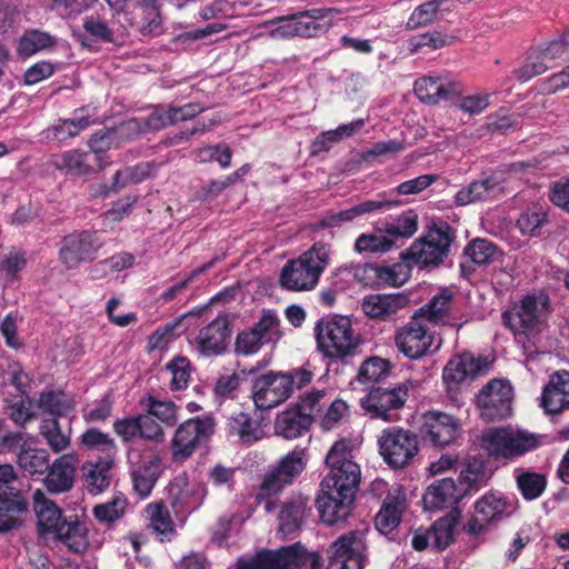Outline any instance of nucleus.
Segmentation results:
<instances>
[{"mask_svg":"<svg viewBox=\"0 0 569 569\" xmlns=\"http://www.w3.org/2000/svg\"><path fill=\"white\" fill-rule=\"evenodd\" d=\"M413 91L425 104L436 106L445 102L462 108V84L457 81H443L436 77H423L415 81Z\"/></svg>","mask_w":569,"mask_h":569,"instance_id":"aec40b11","label":"nucleus"},{"mask_svg":"<svg viewBox=\"0 0 569 569\" xmlns=\"http://www.w3.org/2000/svg\"><path fill=\"white\" fill-rule=\"evenodd\" d=\"M228 432L230 436H237L239 440L246 445H252L258 441L262 435L260 422L243 411L230 417L228 421Z\"/></svg>","mask_w":569,"mask_h":569,"instance_id":"58836bf2","label":"nucleus"},{"mask_svg":"<svg viewBox=\"0 0 569 569\" xmlns=\"http://www.w3.org/2000/svg\"><path fill=\"white\" fill-rule=\"evenodd\" d=\"M306 449L296 447L279 460L274 469L291 485L306 469Z\"/></svg>","mask_w":569,"mask_h":569,"instance_id":"49530a36","label":"nucleus"},{"mask_svg":"<svg viewBox=\"0 0 569 569\" xmlns=\"http://www.w3.org/2000/svg\"><path fill=\"white\" fill-rule=\"evenodd\" d=\"M452 240L451 228L446 222L433 223L426 234L400 253V258L421 267L438 266L448 256Z\"/></svg>","mask_w":569,"mask_h":569,"instance_id":"1a4fd4ad","label":"nucleus"},{"mask_svg":"<svg viewBox=\"0 0 569 569\" xmlns=\"http://www.w3.org/2000/svg\"><path fill=\"white\" fill-rule=\"evenodd\" d=\"M126 507V497L116 496L106 503L97 505L93 508V516L100 522H113L123 516Z\"/></svg>","mask_w":569,"mask_h":569,"instance_id":"0e129e2a","label":"nucleus"},{"mask_svg":"<svg viewBox=\"0 0 569 569\" xmlns=\"http://www.w3.org/2000/svg\"><path fill=\"white\" fill-rule=\"evenodd\" d=\"M113 466L114 458L110 456L82 465V478L89 493L99 495L110 486Z\"/></svg>","mask_w":569,"mask_h":569,"instance_id":"7c9ffc66","label":"nucleus"},{"mask_svg":"<svg viewBox=\"0 0 569 569\" xmlns=\"http://www.w3.org/2000/svg\"><path fill=\"white\" fill-rule=\"evenodd\" d=\"M311 511L310 499L302 493H292L280 505L278 529L288 536L299 531Z\"/></svg>","mask_w":569,"mask_h":569,"instance_id":"5701e85b","label":"nucleus"},{"mask_svg":"<svg viewBox=\"0 0 569 569\" xmlns=\"http://www.w3.org/2000/svg\"><path fill=\"white\" fill-rule=\"evenodd\" d=\"M406 149L401 140L379 141L372 144L370 149L360 153V159L365 162H382L385 158H393Z\"/></svg>","mask_w":569,"mask_h":569,"instance_id":"3c124183","label":"nucleus"},{"mask_svg":"<svg viewBox=\"0 0 569 569\" xmlns=\"http://www.w3.org/2000/svg\"><path fill=\"white\" fill-rule=\"evenodd\" d=\"M391 365L388 360L380 357H370L366 359L357 375V380L362 383H377L389 376Z\"/></svg>","mask_w":569,"mask_h":569,"instance_id":"09e8293b","label":"nucleus"},{"mask_svg":"<svg viewBox=\"0 0 569 569\" xmlns=\"http://www.w3.org/2000/svg\"><path fill=\"white\" fill-rule=\"evenodd\" d=\"M139 405L147 413L167 426H174L178 421V407L172 401L158 400L152 395H147L140 399Z\"/></svg>","mask_w":569,"mask_h":569,"instance_id":"a19ab883","label":"nucleus"},{"mask_svg":"<svg viewBox=\"0 0 569 569\" xmlns=\"http://www.w3.org/2000/svg\"><path fill=\"white\" fill-rule=\"evenodd\" d=\"M52 166L66 174L87 177L97 173V164L90 152L81 149H70L52 157Z\"/></svg>","mask_w":569,"mask_h":569,"instance_id":"bb28decb","label":"nucleus"},{"mask_svg":"<svg viewBox=\"0 0 569 569\" xmlns=\"http://www.w3.org/2000/svg\"><path fill=\"white\" fill-rule=\"evenodd\" d=\"M231 336V325L227 315L216 319L200 329L196 337L199 352L204 357L221 356L227 351Z\"/></svg>","mask_w":569,"mask_h":569,"instance_id":"4be33fe9","label":"nucleus"},{"mask_svg":"<svg viewBox=\"0 0 569 569\" xmlns=\"http://www.w3.org/2000/svg\"><path fill=\"white\" fill-rule=\"evenodd\" d=\"M147 529L156 535L161 543L171 542L177 537V528L163 501H153L144 507Z\"/></svg>","mask_w":569,"mask_h":569,"instance_id":"c85d7f7f","label":"nucleus"},{"mask_svg":"<svg viewBox=\"0 0 569 569\" xmlns=\"http://www.w3.org/2000/svg\"><path fill=\"white\" fill-rule=\"evenodd\" d=\"M90 124V117L81 114L71 119H59L42 133L48 140L64 142L68 139L77 137L80 132L88 129Z\"/></svg>","mask_w":569,"mask_h":569,"instance_id":"e433bc0d","label":"nucleus"},{"mask_svg":"<svg viewBox=\"0 0 569 569\" xmlns=\"http://www.w3.org/2000/svg\"><path fill=\"white\" fill-rule=\"evenodd\" d=\"M461 519V510L453 507L447 515L439 518L430 527L432 536L431 546L437 551H443L455 541V529Z\"/></svg>","mask_w":569,"mask_h":569,"instance_id":"72a5a7b5","label":"nucleus"},{"mask_svg":"<svg viewBox=\"0 0 569 569\" xmlns=\"http://www.w3.org/2000/svg\"><path fill=\"white\" fill-rule=\"evenodd\" d=\"M517 482L523 497L528 500H533L540 497L546 488L545 477L535 472L520 475Z\"/></svg>","mask_w":569,"mask_h":569,"instance_id":"338daca9","label":"nucleus"},{"mask_svg":"<svg viewBox=\"0 0 569 569\" xmlns=\"http://www.w3.org/2000/svg\"><path fill=\"white\" fill-rule=\"evenodd\" d=\"M216 431V421L211 416L194 417L183 421L176 429L171 439L173 461H184L203 443H207Z\"/></svg>","mask_w":569,"mask_h":569,"instance_id":"f8f14e48","label":"nucleus"},{"mask_svg":"<svg viewBox=\"0 0 569 569\" xmlns=\"http://www.w3.org/2000/svg\"><path fill=\"white\" fill-rule=\"evenodd\" d=\"M33 509L37 516L38 531L41 536H52L76 553L87 549L89 545L88 529L78 516L66 517L62 510L41 490L33 493Z\"/></svg>","mask_w":569,"mask_h":569,"instance_id":"7ed1b4c3","label":"nucleus"},{"mask_svg":"<svg viewBox=\"0 0 569 569\" xmlns=\"http://www.w3.org/2000/svg\"><path fill=\"white\" fill-rule=\"evenodd\" d=\"M512 388L505 380L489 381L477 395L476 406L482 420L500 421L511 416Z\"/></svg>","mask_w":569,"mask_h":569,"instance_id":"f3484780","label":"nucleus"},{"mask_svg":"<svg viewBox=\"0 0 569 569\" xmlns=\"http://www.w3.org/2000/svg\"><path fill=\"white\" fill-rule=\"evenodd\" d=\"M133 491L148 498L162 473V459L156 446L131 445L127 450Z\"/></svg>","mask_w":569,"mask_h":569,"instance_id":"6e6552de","label":"nucleus"},{"mask_svg":"<svg viewBox=\"0 0 569 569\" xmlns=\"http://www.w3.org/2000/svg\"><path fill=\"white\" fill-rule=\"evenodd\" d=\"M411 381L395 385L393 387H372L360 401L361 408L372 419L393 421L392 411L403 408L408 397Z\"/></svg>","mask_w":569,"mask_h":569,"instance_id":"dca6fc26","label":"nucleus"},{"mask_svg":"<svg viewBox=\"0 0 569 569\" xmlns=\"http://www.w3.org/2000/svg\"><path fill=\"white\" fill-rule=\"evenodd\" d=\"M39 408L56 417H66L74 410V402L63 391L44 390L39 397Z\"/></svg>","mask_w":569,"mask_h":569,"instance_id":"79ce46f5","label":"nucleus"},{"mask_svg":"<svg viewBox=\"0 0 569 569\" xmlns=\"http://www.w3.org/2000/svg\"><path fill=\"white\" fill-rule=\"evenodd\" d=\"M56 44L54 38L44 31L29 29L21 36L18 44V52L22 57H31L37 52L52 48Z\"/></svg>","mask_w":569,"mask_h":569,"instance_id":"37998d69","label":"nucleus"},{"mask_svg":"<svg viewBox=\"0 0 569 569\" xmlns=\"http://www.w3.org/2000/svg\"><path fill=\"white\" fill-rule=\"evenodd\" d=\"M549 298L545 293L525 297L511 311L505 312L507 326L525 350L532 351L535 340L547 327Z\"/></svg>","mask_w":569,"mask_h":569,"instance_id":"39448f33","label":"nucleus"},{"mask_svg":"<svg viewBox=\"0 0 569 569\" xmlns=\"http://www.w3.org/2000/svg\"><path fill=\"white\" fill-rule=\"evenodd\" d=\"M16 480L12 466L0 465V533L19 527L21 516L28 511V501L22 491L12 487Z\"/></svg>","mask_w":569,"mask_h":569,"instance_id":"2eb2a0df","label":"nucleus"},{"mask_svg":"<svg viewBox=\"0 0 569 569\" xmlns=\"http://www.w3.org/2000/svg\"><path fill=\"white\" fill-rule=\"evenodd\" d=\"M103 244L98 230H73L60 240L59 261L68 270L76 269L83 262L96 260Z\"/></svg>","mask_w":569,"mask_h":569,"instance_id":"ddd939ff","label":"nucleus"},{"mask_svg":"<svg viewBox=\"0 0 569 569\" xmlns=\"http://www.w3.org/2000/svg\"><path fill=\"white\" fill-rule=\"evenodd\" d=\"M365 273L369 278H373L376 284L383 287H400L408 279V270L401 263L393 266L367 264Z\"/></svg>","mask_w":569,"mask_h":569,"instance_id":"ea45409f","label":"nucleus"},{"mask_svg":"<svg viewBox=\"0 0 569 569\" xmlns=\"http://www.w3.org/2000/svg\"><path fill=\"white\" fill-rule=\"evenodd\" d=\"M291 380L284 373L269 371L253 380L251 393L257 409L277 407L291 396Z\"/></svg>","mask_w":569,"mask_h":569,"instance_id":"a211bd4d","label":"nucleus"},{"mask_svg":"<svg viewBox=\"0 0 569 569\" xmlns=\"http://www.w3.org/2000/svg\"><path fill=\"white\" fill-rule=\"evenodd\" d=\"M490 471L480 459H469L465 463V496L475 493L485 487L490 478Z\"/></svg>","mask_w":569,"mask_h":569,"instance_id":"8fccbe9b","label":"nucleus"},{"mask_svg":"<svg viewBox=\"0 0 569 569\" xmlns=\"http://www.w3.org/2000/svg\"><path fill=\"white\" fill-rule=\"evenodd\" d=\"M78 459L74 455H62L57 458L43 479L44 487L51 493L69 491L74 483Z\"/></svg>","mask_w":569,"mask_h":569,"instance_id":"393cba45","label":"nucleus"},{"mask_svg":"<svg viewBox=\"0 0 569 569\" xmlns=\"http://www.w3.org/2000/svg\"><path fill=\"white\" fill-rule=\"evenodd\" d=\"M453 295L450 289L443 288L426 305L419 308L409 322L399 328L395 336V342L401 353L410 360H419L436 351L433 347L435 336L425 322L437 326H455L451 316Z\"/></svg>","mask_w":569,"mask_h":569,"instance_id":"f03ea898","label":"nucleus"},{"mask_svg":"<svg viewBox=\"0 0 569 569\" xmlns=\"http://www.w3.org/2000/svg\"><path fill=\"white\" fill-rule=\"evenodd\" d=\"M462 490L452 478L436 480L426 489L422 496L425 510L436 511L445 508L459 507Z\"/></svg>","mask_w":569,"mask_h":569,"instance_id":"b1692460","label":"nucleus"},{"mask_svg":"<svg viewBox=\"0 0 569 569\" xmlns=\"http://www.w3.org/2000/svg\"><path fill=\"white\" fill-rule=\"evenodd\" d=\"M81 443L88 449H97L104 453L103 457H112L117 452V445L110 436L97 428H90L81 436Z\"/></svg>","mask_w":569,"mask_h":569,"instance_id":"4d7b16f0","label":"nucleus"},{"mask_svg":"<svg viewBox=\"0 0 569 569\" xmlns=\"http://www.w3.org/2000/svg\"><path fill=\"white\" fill-rule=\"evenodd\" d=\"M399 203H400L399 201L371 199V200L360 202V203H358L351 208H348L346 210L339 211V212H337V216L342 224L345 222L352 221L357 217H360V216H363L367 213H371V212H376V211H380L386 208L389 209L393 204H399Z\"/></svg>","mask_w":569,"mask_h":569,"instance_id":"6e6d98bb","label":"nucleus"},{"mask_svg":"<svg viewBox=\"0 0 569 569\" xmlns=\"http://www.w3.org/2000/svg\"><path fill=\"white\" fill-rule=\"evenodd\" d=\"M312 421L310 415H306L299 407L293 405L276 417V435L291 440L305 436L311 428Z\"/></svg>","mask_w":569,"mask_h":569,"instance_id":"c756f323","label":"nucleus"},{"mask_svg":"<svg viewBox=\"0 0 569 569\" xmlns=\"http://www.w3.org/2000/svg\"><path fill=\"white\" fill-rule=\"evenodd\" d=\"M279 318L272 310H263L260 319L250 328L241 330L234 341V352L239 356L257 353L261 347L271 340V335L278 329Z\"/></svg>","mask_w":569,"mask_h":569,"instance_id":"412c9836","label":"nucleus"},{"mask_svg":"<svg viewBox=\"0 0 569 569\" xmlns=\"http://www.w3.org/2000/svg\"><path fill=\"white\" fill-rule=\"evenodd\" d=\"M440 8V1L431 0L418 6L410 14L407 27L409 29H417L427 26L436 19Z\"/></svg>","mask_w":569,"mask_h":569,"instance_id":"69168bd1","label":"nucleus"},{"mask_svg":"<svg viewBox=\"0 0 569 569\" xmlns=\"http://www.w3.org/2000/svg\"><path fill=\"white\" fill-rule=\"evenodd\" d=\"M418 230V213L409 209L395 219L386 223L385 231L395 239L397 246L398 239H409Z\"/></svg>","mask_w":569,"mask_h":569,"instance_id":"c03bdc74","label":"nucleus"},{"mask_svg":"<svg viewBox=\"0 0 569 569\" xmlns=\"http://www.w3.org/2000/svg\"><path fill=\"white\" fill-rule=\"evenodd\" d=\"M286 548H261L252 555H243L237 559L236 569H284Z\"/></svg>","mask_w":569,"mask_h":569,"instance_id":"2f4dec72","label":"nucleus"},{"mask_svg":"<svg viewBox=\"0 0 569 569\" xmlns=\"http://www.w3.org/2000/svg\"><path fill=\"white\" fill-rule=\"evenodd\" d=\"M460 427L458 417L441 410H428L420 417L417 433L425 446L442 450L457 441Z\"/></svg>","mask_w":569,"mask_h":569,"instance_id":"9b49d317","label":"nucleus"},{"mask_svg":"<svg viewBox=\"0 0 569 569\" xmlns=\"http://www.w3.org/2000/svg\"><path fill=\"white\" fill-rule=\"evenodd\" d=\"M352 448L351 440L340 439L326 456L329 472L320 482L316 507L327 525L343 521L352 512L361 480L360 467L352 459Z\"/></svg>","mask_w":569,"mask_h":569,"instance_id":"f257e3e1","label":"nucleus"},{"mask_svg":"<svg viewBox=\"0 0 569 569\" xmlns=\"http://www.w3.org/2000/svg\"><path fill=\"white\" fill-rule=\"evenodd\" d=\"M546 218L545 208L535 203L521 212L516 226L523 236H532L545 223Z\"/></svg>","mask_w":569,"mask_h":569,"instance_id":"13d9d810","label":"nucleus"},{"mask_svg":"<svg viewBox=\"0 0 569 569\" xmlns=\"http://www.w3.org/2000/svg\"><path fill=\"white\" fill-rule=\"evenodd\" d=\"M284 561V569H321L323 565L319 551H310L299 541L287 546Z\"/></svg>","mask_w":569,"mask_h":569,"instance_id":"4c0bfd02","label":"nucleus"},{"mask_svg":"<svg viewBox=\"0 0 569 569\" xmlns=\"http://www.w3.org/2000/svg\"><path fill=\"white\" fill-rule=\"evenodd\" d=\"M82 28L91 40L103 43H113L116 41L114 30L108 19V11L101 4L98 10L83 18Z\"/></svg>","mask_w":569,"mask_h":569,"instance_id":"c9c22d12","label":"nucleus"},{"mask_svg":"<svg viewBox=\"0 0 569 569\" xmlns=\"http://www.w3.org/2000/svg\"><path fill=\"white\" fill-rule=\"evenodd\" d=\"M40 435L50 449L59 453L70 446V432H63L57 418L43 419L40 425Z\"/></svg>","mask_w":569,"mask_h":569,"instance_id":"de8ad7c7","label":"nucleus"},{"mask_svg":"<svg viewBox=\"0 0 569 569\" xmlns=\"http://www.w3.org/2000/svg\"><path fill=\"white\" fill-rule=\"evenodd\" d=\"M448 44V37L438 31L416 34L407 41V48L410 53L421 52L425 48L437 50Z\"/></svg>","mask_w":569,"mask_h":569,"instance_id":"bf43d9fd","label":"nucleus"},{"mask_svg":"<svg viewBox=\"0 0 569 569\" xmlns=\"http://www.w3.org/2000/svg\"><path fill=\"white\" fill-rule=\"evenodd\" d=\"M330 244L317 241L298 259L289 260L280 273V283L291 291L313 289L329 263Z\"/></svg>","mask_w":569,"mask_h":569,"instance_id":"423d86ee","label":"nucleus"},{"mask_svg":"<svg viewBox=\"0 0 569 569\" xmlns=\"http://www.w3.org/2000/svg\"><path fill=\"white\" fill-rule=\"evenodd\" d=\"M419 436L410 429L393 426L378 437L379 453L392 469H405L419 453Z\"/></svg>","mask_w":569,"mask_h":569,"instance_id":"9d476101","label":"nucleus"},{"mask_svg":"<svg viewBox=\"0 0 569 569\" xmlns=\"http://www.w3.org/2000/svg\"><path fill=\"white\" fill-rule=\"evenodd\" d=\"M328 403L329 397L326 390H312L301 397L296 406L299 407L301 411H305L306 415H310L311 421L313 422L316 417L322 413Z\"/></svg>","mask_w":569,"mask_h":569,"instance_id":"e2e57ef3","label":"nucleus"},{"mask_svg":"<svg viewBox=\"0 0 569 569\" xmlns=\"http://www.w3.org/2000/svg\"><path fill=\"white\" fill-rule=\"evenodd\" d=\"M366 535L365 530H351L331 542L327 569H363L368 560Z\"/></svg>","mask_w":569,"mask_h":569,"instance_id":"4468645a","label":"nucleus"},{"mask_svg":"<svg viewBox=\"0 0 569 569\" xmlns=\"http://www.w3.org/2000/svg\"><path fill=\"white\" fill-rule=\"evenodd\" d=\"M507 503L503 499L496 497L495 495H486L476 503V515L481 518V520L487 521L488 523L500 516H502L506 511Z\"/></svg>","mask_w":569,"mask_h":569,"instance_id":"680f3d73","label":"nucleus"},{"mask_svg":"<svg viewBox=\"0 0 569 569\" xmlns=\"http://www.w3.org/2000/svg\"><path fill=\"white\" fill-rule=\"evenodd\" d=\"M395 244V239L385 233L360 234L355 243L356 251L362 253H385L389 251Z\"/></svg>","mask_w":569,"mask_h":569,"instance_id":"5fc2aeb1","label":"nucleus"},{"mask_svg":"<svg viewBox=\"0 0 569 569\" xmlns=\"http://www.w3.org/2000/svg\"><path fill=\"white\" fill-rule=\"evenodd\" d=\"M88 147L93 162L98 169H102L104 167L103 154L111 148L110 134L102 130L92 133L88 140Z\"/></svg>","mask_w":569,"mask_h":569,"instance_id":"774afa93","label":"nucleus"},{"mask_svg":"<svg viewBox=\"0 0 569 569\" xmlns=\"http://www.w3.org/2000/svg\"><path fill=\"white\" fill-rule=\"evenodd\" d=\"M164 369L171 375L170 390L179 391L187 389L191 375V362L187 357H174L166 365Z\"/></svg>","mask_w":569,"mask_h":569,"instance_id":"864d4df0","label":"nucleus"},{"mask_svg":"<svg viewBox=\"0 0 569 569\" xmlns=\"http://www.w3.org/2000/svg\"><path fill=\"white\" fill-rule=\"evenodd\" d=\"M406 305L407 298L402 295L371 293L362 299L361 309L370 319L389 321Z\"/></svg>","mask_w":569,"mask_h":569,"instance_id":"a878e982","label":"nucleus"},{"mask_svg":"<svg viewBox=\"0 0 569 569\" xmlns=\"http://www.w3.org/2000/svg\"><path fill=\"white\" fill-rule=\"evenodd\" d=\"M541 406L551 415L569 408V371H558L550 377L541 396Z\"/></svg>","mask_w":569,"mask_h":569,"instance_id":"cd10ccee","label":"nucleus"},{"mask_svg":"<svg viewBox=\"0 0 569 569\" xmlns=\"http://www.w3.org/2000/svg\"><path fill=\"white\" fill-rule=\"evenodd\" d=\"M336 12L332 8H315L300 11L286 19L278 29L283 37L312 38L326 33L331 22L325 19Z\"/></svg>","mask_w":569,"mask_h":569,"instance_id":"6ab92c4d","label":"nucleus"},{"mask_svg":"<svg viewBox=\"0 0 569 569\" xmlns=\"http://www.w3.org/2000/svg\"><path fill=\"white\" fill-rule=\"evenodd\" d=\"M442 382L447 400L456 408L462 401V355H455L442 370Z\"/></svg>","mask_w":569,"mask_h":569,"instance_id":"f704fd0d","label":"nucleus"},{"mask_svg":"<svg viewBox=\"0 0 569 569\" xmlns=\"http://www.w3.org/2000/svg\"><path fill=\"white\" fill-rule=\"evenodd\" d=\"M541 437L510 426L489 428L476 437L480 448L496 459H513L538 448Z\"/></svg>","mask_w":569,"mask_h":569,"instance_id":"0eeeda50","label":"nucleus"},{"mask_svg":"<svg viewBox=\"0 0 569 569\" xmlns=\"http://www.w3.org/2000/svg\"><path fill=\"white\" fill-rule=\"evenodd\" d=\"M176 124L172 104H156L143 119V127L148 131H160Z\"/></svg>","mask_w":569,"mask_h":569,"instance_id":"052dcab7","label":"nucleus"},{"mask_svg":"<svg viewBox=\"0 0 569 569\" xmlns=\"http://www.w3.org/2000/svg\"><path fill=\"white\" fill-rule=\"evenodd\" d=\"M406 509L405 496L388 495L375 518L377 530L385 535L393 531L400 525Z\"/></svg>","mask_w":569,"mask_h":569,"instance_id":"473e14b6","label":"nucleus"},{"mask_svg":"<svg viewBox=\"0 0 569 569\" xmlns=\"http://www.w3.org/2000/svg\"><path fill=\"white\" fill-rule=\"evenodd\" d=\"M19 467L30 475H43L49 469V453L46 449L23 448L18 453Z\"/></svg>","mask_w":569,"mask_h":569,"instance_id":"a18cd8bd","label":"nucleus"},{"mask_svg":"<svg viewBox=\"0 0 569 569\" xmlns=\"http://www.w3.org/2000/svg\"><path fill=\"white\" fill-rule=\"evenodd\" d=\"M313 330L317 350L331 361H346L359 352L361 339L347 316H325L317 321Z\"/></svg>","mask_w":569,"mask_h":569,"instance_id":"20e7f679","label":"nucleus"},{"mask_svg":"<svg viewBox=\"0 0 569 569\" xmlns=\"http://www.w3.org/2000/svg\"><path fill=\"white\" fill-rule=\"evenodd\" d=\"M134 7L141 10L142 34H156L160 30V0H134Z\"/></svg>","mask_w":569,"mask_h":569,"instance_id":"603ef678","label":"nucleus"}]
</instances>
